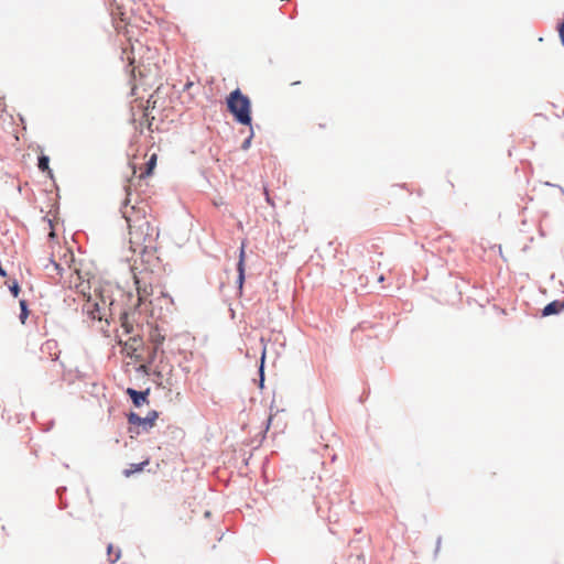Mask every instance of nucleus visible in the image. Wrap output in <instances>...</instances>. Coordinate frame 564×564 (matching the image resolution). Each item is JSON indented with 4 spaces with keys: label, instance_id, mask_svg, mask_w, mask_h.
<instances>
[{
    "label": "nucleus",
    "instance_id": "obj_6",
    "mask_svg": "<svg viewBox=\"0 0 564 564\" xmlns=\"http://www.w3.org/2000/svg\"><path fill=\"white\" fill-rule=\"evenodd\" d=\"M142 339L139 336L130 337L123 343V351L130 358L137 357L135 352L142 347Z\"/></svg>",
    "mask_w": 564,
    "mask_h": 564
},
{
    "label": "nucleus",
    "instance_id": "obj_24",
    "mask_svg": "<svg viewBox=\"0 0 564 564\" xmlns=\"http://www.w3.org/2000/svg\"><path fill=\"white\" fill-rule=\"evenodd\" d=\"M0 275L1 276H7V272H6V270L2 267H0Z\"/></svg>",
    "mask_w": 564,
    "mask_h": 564
},
{
    "label": "nucleus",
    "instance_id": "obj_15",
    "mask_svg": "<svg viewBox=\"0 0 564 564\" xmlns=\"http://www.w3.org/2000/svg\"><path fill=\"white\" fill-rule=\"evenodd\" d=\"M50 159L48 156L46 155H41L39 158V169L42 171V172H46L51 177L53 176L52 174V170L50 169Z\"/></svg>",
    "mask_w": 564,
    "mask_h": 564
},
{
    "label": "nucleus",
    "instance_id": "obj_17",
    "mask_svg": "<svg viewBox=\"0 0 564 564\" xmlns=\"http://www.w3.org/2000/svg\"><path fill=\"white\" fill-rule=\"evenodd\" d=\"M182 104L186 105L187 107H191L195 104L194 94L191 91L182 93L181 95Z\"/></svg>",
    "mask_w": 564,
    "mask_h": 564
},
{
    "label": "nucleus",
    "instance_id": "obj_16",
    "mask_svg": "<svg viewBox=\"0 0 564 564\" xmlns=\"http://www.w3.org/2000/svg\"><path fill=\"white\" fill-rule=\"evenodd\" d=\"M148 464H149V460H144L140 464H131L130 468H128L123 471V475L126 477H129L137 471H141L143 469V467L147 466Z\"/></svg>",
    "mask_w": 564,
    "mask_h": 564
},
{
    "label": "nucleus",
    "instance_id": "obj_1",
    "mask_svg": "<svg viewBox=\"0 0 564 564\" xmlns=\"http://www.w3.org/2000/svg\"><path fill=\"white\" fill-rule=\"evenodd\" d=\"M123 217L129 227V243L133 252H144L152 248L159 237L158 228L152 224L153 217L144 207L124 206Z\"/></svg>",
    "mask_w": 564,
    "mask_h": 564
},
{
    "label": "nucleus",
    "instance_id": "obj_29",
    "mask_svg": "<svg viewBox=\"0 0 564 564\" xmlns=\"http://www.w3.org/2000/svg\"><path fill=\"white\" fill-rule=\"evenodd\" d=\"M54 236H55L54 231H53V230H51V232H50V237H52V238H53Z\"/></svg>",
    "mask_w": 564,
    "mask_h": 564
},
{
    "label": "nucleus",
    "instance_id": "obj_5",
    "mask_svg": "<svg viewBox=\"0 0 564 564\" xmlns=\"http://www.w3.org/2000/svg\"><path fill=\"white\" fill-rule=\"evenodd\" d=\"M156 419V411L150 412L145 417H141L137 413L131 412L128 416V422L133 425L142 426L144 430H149L154 426Z\"/></svg>",
    "mask_w": 564,
    "mask_h": 564
},
{
    "label": "nucleus",
    "instance_id": "obj_14",
    "mask_svg": "<svg viewBox=\"0 0 564 564\" xmlns=\"http://www.w3.org/2000/svg\"><path fill=\"white\" fill-rule=\"evenodd\" d=\"M135 284H137L139 302L142 303V302L147 301V299L150 296L151 291H149L147 286H141L140 280L137 278H135Z\"/></svg>",
    "mask_w": 564,
    "mask_h": 564
},
{
    "label": "nucleus",
    "instance_id": "obj_28",
    "mask_svg": "<svg viewBox=\"0 0 564 564\" xmlns=\"http://www.w3.org/2000/svg\"><path fill=\"white\" fill-rule=\"evenodd\" d=\"M108 553H109V554L113 553V550H112V546H111V545H109V546H108Z\"/></svg>",
    "mask_w": 564,
    "mask_h": 564
},
{
    "label": "nucleus",
    "instance_id": "obj_21",
    "mask_svg": "<svg viewBox=\"0 0 564 564\" xmlns=\"http://www.w3.org/2000/svg\"><path fill=\"white\" fill-rule=\"evenodd\" d=\"M558 34L561 37V42L564 45V21L558 26Z\"/></svg>",
    "mask_w": 564,
    "mask_h": 564
},
{
    "label": "nucleus",
    "instance_id": "obj_10",
    "mask_svg": "<svg viewBox=\"0 0 564 564\" xmlns=\"http://www.w3.org/2000/svg\"><path fill=\"white\" fill-rule=\"evenodd\" d=\"M149 338L150 341L154 345L155 349H158L165 340V336L162 334L158 326L151 328Z\"/></svg>",
    "mask_w": 564,
    "mask_h": 564
},
{
    "label": "nucleus",
    "instance_id": "obj_4",
    "mask_svg": "<svg viewBox=\"0 0 564 564\" xmlns=\"http://www.w3.org/2000/svg\"><path fill=\"white\" fill-rule=\"evenodd\" d=\"M72 261H73V253L68 249H65L63 259H61L58 262L55 259L51 260L52 264L54 265V269L57 271V274H59V275H62L63 272L65 271L64 265H67V269L70 272L68 285H69V288L75 289V283L80 282V280H84V278L82 276V274L79 273V271L77 269H72V267H70Z\"/></svg>",
    "mask_w": 564,
    "mask_h": 564
},
{
    "label": "nucleus",
    "instance_id": "obj_12",
    "mask_svg": "<svg viewBox=\"0 0 564 564\" xmlns=\"http://www.w3.org/2000/svg\"><path fill=\"white\" fill-rule=\"evenodd\" d=\"M122 59L127 61L130 66H132L131 73H134L138 66H135V57H134V46L131 45L130 50H123Z\"/></svg>",
    "mask_w": 564,
    "mask_h": 564
},
{
    "label": "nucleus",
    "instance_id": "obj_8",
    "mask_svg": "<svg viewBox=\"0 0 564 564\" xmlns=\"http://www.w3.org/2000/svg\"><path fill=\"white\" fill-rule=\"evenodd\" d=\"M75 290L76 292L83 296L84 300L89 299V296H93L94 293H91V285L88 280H80V282L75 283Z\"/></svg>",
    "mask_w": 564,
    "mask_h": 564
},
{
    "label": "nucleus",
    "instance_id": "obj_7",
    "mask_svg": "<svg viewBox=\"0 0 564 564\" xmlns=\"http://www.w3.org/2000/svg\"><path fill=\"white\" fill-rule=\"evenodd\" d=\"M127 393L130 395L133 404L138 408L143 405L144 403H148L149 390L144 392H139L134 389L128 388Z\"/></svg>",
    "mask_w": 564,
    "mask_h": 564
},
{
    "label": "nucleus",
    "instance_id": "obj_11",
    "mask_svg": "<svg viewBox=\"0 0 564 564\" xmlns=\"http://www.w3.org/2000/svg\"><path fill=\"white\" fill-rule=\"evenodd\" d=\"M564 308V303L553 301L543 308V316H549L560 313Z\"/></svg>",
    "mask_w": 564,
    "mask_h": 564
},
{
    "label": "nucleus",
    "instance_id": "obj_23",
    "mask_svg": "<svg viewBox=\"0 0 564 564\" xmlns=\"http://www.w3.org/2000/svg\"><path fill=\"white\" fill-rule=\"evenodd\" d=\"M152 104V107L154 108L155 107V101L153 100V95L148 99V107H150V105Z\"/></svg>",
    "mask_w": 564,
    "mask_h": 564
},
{
    "label": "nucleus",
    "instance_id": "obj_19",
    "mask_svg": "<svg viewBox=\"0 0 564 564\" xmlns=\"http://www.w3.org/2000/svg\"><path fill=\"white\" fill-rule=\"evenodd\" d=\"M121 327L127 334H130L133 330V325L129 322L127 314L121 316Z\"/></svg>",
    "mask_w": 564,
    "mask_h": 564
},
{
    "label": "nucleus",
    "instance_id": "obj_27",
    "mask_svg": "<svg viewBox=\"0 0 564 564\" xmlns=\"http://www.w3.org/2000/svg\"><path fill=\"white\" fill-rule=\"evenodd\" d=\"M440 544H441V539L437 540L436 552H438V550H440Z\"/></svg>",
    "mask_w": 564,
    "mask_h": 564
},
{
    "label": "nucleus",
    "instance_id": "obj_20",
    "mask_svg": "<svg viewBox=\"0 0 564 564\" xmlns=\"http://www.w3.org/2000/svg\"><path fill=\"white\" fill-rule=\"evenodd\" d=\"M10 289V292L12 293V295L14 297H18L19 296V293H20V286L18 284L17 281H13V283L9 286Z\"/></svg>",
    "mask_w": 564,
    "mask_h": 564
},
{
    "label": "nucleus",
    "instance_id": "obj_18",
    "mask_svg": "<svg viewBox=\"0 0 564 564\" xmlns=\"http://www.w3.org/2000/svg\"><path fill=\"white\" fill-rule=\"evenodd\" d=\"M20 307H21L20 321H21L22 324H25V321H26V318L29 316V310H28L26 301L21 300L20 301Z\"/></svg>",
    "mask_w": 564,
    "mask_h": 564
},
{
    "label": "nucleus",
    "instance_id": "obj_3",
    "mask_svg": "<svg viewBox=\"0 0 564 564\" xmlns=\"http://www.w3.org/2000/svg\"><path fill=\"white\" fill-rule=\"evenodd\" d=\"M84 301L83 311L93 321L106 319L107 311L109 310L111 302L104 297L98 290H94V295Z\"/></svg>",
    "mask_w": 564,
    "mask_h": 564
},
{
    "label": "nucleus",
    "instance_id": "obj_30",
    "mask_svg": "<svg viewBox=\"0 0 564 564\" xmlns=\"http://www.w3.org/2000/svg\"><path fill=\"white\" fill-rule=\"evenodd\" d=\"M271 420H272V416H269V419H268V425L270 424Z\"/></svg>",
    "mask_w": 564,
    "mask_h": 564
},
{
    "label": "nucleus",
    "instance_id": "obj_25",
    "mask_svg": "<svg viewBox=\"0 0 564 564\" xmlns=\"http://www.w3.org/2000/svg\"><path fill=\"white\" fill-rule=\"evenodd\" d=\"M120 557V554L119 552L115 555V557L111 560L112 563H115L116 561H118Z\"/></svg>",
    "mask_w": 564,
    "mask_h": 564
},
{
    "label": "nucleus",
    "instance_id": "obj_2",
    "mask_svg": "<svg viewBox=\"0 0 564 564\" xmlns=\"http://www.w3.org/2000/svg\"><path fill=\"white\" fill-rule=\"evenodd\" d=\"M227 107L237 122L251 126V102L240 89L237 88L229 94L227 97Z\"/></svg>",
    "mask_w": 564,
    "mask_h": 564
},
{
    "label": "nucleus",
    "instance_id": "obj_26",
    "mask_svg": "<svg viewBox=\"0 0 564 564\" xmlns=\"http://www.w3.org/2000/svg\"><path fill=\"white\" fill-rule=\"evenodd\" d=\"M249 143H250V138H249V139H247V140L245 141V143H243V149H247V147L249 145Z\"/></svg>",
    "mask_w": 564,
    "mask_h": 564
},
{
    "label": "nucleus",
    "instance_id": "obj_13",
    "mask_svg": "<svg viewBox=\"0 0 564 564\" xmlns=\"http://www.w3.org/2000/svg\"><path fill=\"white\" fill-rule=\"evenodd\" d=\"M158 155L153 153L145 164V171L141 172L140 177L150 176L156 166Z\"/></svg>",
    "mask_w": 564,
    "mask_h": 564
},
{
    "label": "nucleus",
    "instance_id": "obj_9",
    "mask_svg": "<svg viewBox=\"0 0 564 564\" xmlns=\"http://www.w3.org/2000/svg\"><path fill=\"white\" fill-rule=\"evenodd\" d=\"M245 246L242 245L240 248V254H239V261H238V284L239 289H242L243 282H245Z\"/></svg>",
    "mask_w": 564,
    "mask_h": 564
},
{
    "label": "nucleus",
    "instance_id": "obj_22",
    "mask_svg": "<svg viewBox=\"0 0 564 564\" xmlns=\"http://www.w3.org/2000/svg\"><path fill=\"white\" fill-rule=\"evenodd\" d=\"M194 86V83L193 82H187L184 86V89H183V93H187V91H191V89L193 88Z\"/></svg>",
    "mask_w": 564,
    "mask_h": 564
}]
</instances>
